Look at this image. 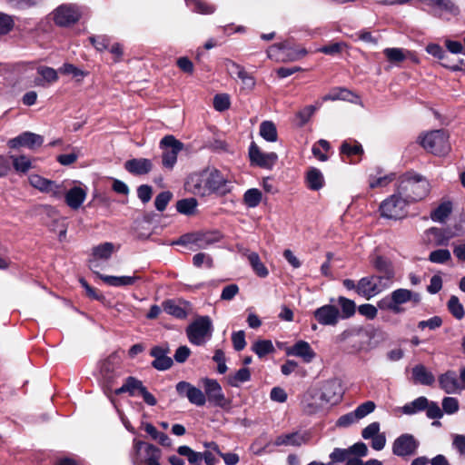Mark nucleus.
<instances>
[{
	"label": "nucleus",
	"mask_w": 465,
	"mask_h": 465,
	"mask_svg": "<svg viewBox=\"0 0 465 465\" xmlns=\"http://www.w3.org/2000/svg\"><path fill=\"white\" fill-rule=\"evenodd\" d=\"M285 353L287 356H294L301 358L303 362L310 363L316 357V353L305 341H298L292 346L286 348Z\"/></svg>",
	"instance_id": "nucleus-20"
},
{
	"label": "nucleus",
	"mask_w": 465,
	"mask_h": 465,
	"mask_svg": "<svg viewBox=\"0 0 465 465\" xmlns=\"http://www.w3.org/2000/svg\"><path fill=\"white\" fill-rule=\"evenodd\" d=\"M440 388L447 393H453L460 389L457 375L454 371H449L439 377Z\"/></svg>",
	"instance_id": "nucleus-29"
},
{
	"label": "nucleus",
	"mask_w": 465,
	"mask_h": 465,
	"mask_svg": "<svg viewBox=\"0 0 465 465\" xmlns=\"http://www.w3.org/2000/svg\"><path fill=\"white\" fill-rule=\"evenodd\" d=\"M427 233L434 237L436 245H447L451 238V236H446L444 231L437 227L430 228Z\"/></svg>",
	"instance_id": "nucleus-55"
},
{
	"label": "nucleus",
	"mask_w": 465,
	"mask_h": 465,
	"mask_svg": "<svg viewBox=\"0 0 465 465\" xmlns=\"http://www.w3.org/2000/svg\"><path fill=\"white\" fill-rule=\"evenodd\" d=\"M371 333L360 326L344 330L336 337L337 342L349 341L352 352H360L370 349Z\"/></svg>",
	"instance_id": "nucleus-6"
},
{
	"label": "nucleus",
	"mask_w": 465,
	"mask_h": 465,
	"mask_svg": "<svg viewBox=\"0 0 465 465\" xmlns=\"http://www.w3.org/2000/svg\"><path fill=\"white\" fill-rule=\"evenodd\" d=\"M376 279L381 281L382 277L367 276L361 278L357 283L356 292L367 300L380 293L382 289L379 287Z\"/></svg>",
	"instance_id": "nucleus-21"
},
{
	"label": "nucleus",
	"mask_w": 465,
	"mask_h": 465,
	"mask_svg": "<svg viewBox=\"0 0 465 465\" xmlns=\"http://www.w3.org/2000/svg\"><path fill=\"white\" fill-rule=\"evenodd\" d=\"M347 47L348 45L346 43L337 42L321 47L319 52L329 55H334L340 54L344 48Z\"/></svg>",
	"instance_id": "nucleus-57"
},
{
	"label": "nucleus",
	"mask_w": 465,
	"mask_h": 465,
	"mask_svg": "<svg viewBox=\"0 0 465 465\" xmlns=\"http://www.w3.org/2000/svg\"><path fill=\"white\" fill-rule=\"evenodd\" d=\"M222 239L223 234L219 231L198 232V249H206Z\"/></svg>",
	"instance_id": "nucleus-33"
},
{
	"label": "nucleus",
	"mask_w": 465,
	"mask_h": 465,
	"mask_svg": "<svg viewBox=\"0 0 465 465\" xmlns=\"http://www.w3.org/2000/svg\"><path fill=\"white\" fill-rule=\"evenodd\" d=\"M341 153L345 154L349 157L353 155H359L363 153V148L360 143L353 141H344L341 145Z\"/></svg>",
	"instance_id": "nucleus-47"
},
{
	"label": "nucleus",
	"mask_w": 465,
	"mask_h": 465,
	"mask_svg": "<svg viewBox=\"0 0 465 465\" xmlns=\"http://www.w3.org/2000/svg\"><path fill=\"white\" fill-rule=\"evenodd\" d=\"M452 212L450 202L441 203L436 209L430 213V218L433 222L443 223Z\"/></svg>",
	"instance_id": "nucleus-36"
},
{
	"label": "nucleus",
	"mask_w": 465,
	"mask_h": 465,
	"mask_svg": "<svg viewBox=\"0 0 465 465\" xmlns=\"http://www.w3.org/2000/svg\"><path fill=\"white\" fill-rule=\"evenodd\" d=\"M87 190L81 186H74L67 190L65 187V193L64 194L66 204L73 210H77L85 201Z\"/></svg>",
	"instance_id": "nucleus-23"
},
{
	"label": "nucleus",
	"mask_w": 465,
	"mask_h": 465,
	"mask_svg": "<svg viewBox=\"0 0 465 465\" xmlns=\"http://www.w3.org/2000/svg\"><path fill=\"white\" fill-rule=\"evenodd\" d=\"M383 54L391 63H401L406 59L409 52L401 48L391 47L385 48Z\"/></svg>",
	"instance_id": "nucleus-48"
},
{
	"label": "nucleus",
	"mask_w": 465,
	"mask_h": 465,
	"mask_svg": "<svg viewBox=\"0 0 465 465\" xmlns=\"http://www.w3.org/2000/svg\"><path fill=\"white\" fill-rule=\"evenodd\" d=\"M231 65V69L237 74V76L242 80V84L252 89L255 85V81L252 76H251L245 69L235 62L229 61Z\"/></svg>",
	"instance_id": "nucleus-39"
},
{
	"label": "nucleus",
	"mask_w": 465,
	"mask_h": 465,
	"mask_svg": "<svg viewBox=\"0 0 465 465\" xmlns=\"http://www.w3.org/2000/svg\"><path fill=\"white\" fill-rule=\"evenodd\" d=\"M252 350L259 358H262L267 354L273 352L274 347L270 340H259L252 344Z\"/></svg>",
	"instance_id": "nucleus-45"
},
{
	"label": "nucleus",
	"mask_w": 465,
	"mask_h": 465,
	"mask_svg": "<svg viewBox=\"0 0 465 465\" xmlns=\"http://www.w3.org/2000/svg\"><path fill=\"white\" fill-rule=\"evenodd\" d=\"M398 191L409 203L418 202L430 193V184L422 175L408 172L401 177Z\"/></svg>",
	"instance_id": "nucleus-3"
},
{
	"label": "nucleus",
	"mask_w": 465,
	"mask_h": 465,
	"mask_svg": "<svg viewBox=\"0 0 465 465\" xmlns=\"http://www.w3.org/2000/svg\"><path fill=\"white\" fill-rule=\"evenodd\" d=\"M313 316L321 325L324 326H335L341 319L339 309L331 304L316 309L313 312Z\"/></svg>",
	"instance_id": "nucleus-18"
},
{
	"label": "nucleus",
	"mask_w": 465,
	"mask_h": 465,
	"mask_svg": "<svg viewBox=\"0 0 465 465\" xmlns=\"http://www.w3.org/2000/svg\"><path fill=\"white\" fill-rule=\"evenodd\" d=\"M373 411L374 409H355L353 411L341 416L338 419L336 425L342 428L349 427L350 425L359 421L361 419L366 417Z\"/></svg>",
	"instance_id": "nucleus-27"
},
{
	"label": "nucleus",
	"mask_w": 465,
	"mask_h": 465,
	"mask_svg": "<svg viewBox=\"0 0 465 465\" xmlns=\"http://www.w3.org/2000/svg\"><path fill=\"white\" fill-rule=\"evenodd\" d=\"M261 136L268 142L277 141V129L275 124L271 121H264L260 125Z\"/></svg>",
	"instance_id": "nucleus-43"
},
{
	"label": "nucleus",
	"mask_w": 465,
	"mask_h": 465,
	"mask_svg": "<svg viewBox=\"0 0 465 465\" xmlns=\"http://www.w3.org/2000/svg\"><path fill=\"white\" fill-rule=\"evenodd\" d=\"M205 399L207 398L210 403L223 406L224 404V395L221 385L212 379L203 380Z\"/></svg>",
	"instance_id": "nucleus-22"
},
{
	"label": "nucleus",
	"mask_w": 465,
	"mask_h": 465,
	"mask_svg": "<svg viewBox=\"0 0 465 465\" xmlns=\"http://www.w3.org/2000/svg\"><path fill=\"white\" fill-rule=\"evenodd\" d=\"M176 391L182 397H186L192 404L203 406L205 403V394L201 389L196 388L187 381H179L176 384Z\"/></svg>",
	"instance_id": "nucleus-19"
},
{
	"label": "nucleus",
	"mask_w": 465,
	"mask_h": 465,
	"mask_svg": "<svg viewBox=\"0 0 465 465\" xmlns=\"http://www.w3.org/2000/svg\"><path fill=\"white\" fill-rule=\"evenodd\" d=\"M412 378L415 382L422 385H431L435 381L434 375L422 364L412 368Z\"/></svg>",
	"instance_id": "nucleus-32"
},
{
	"label": "nucleus",
	"mask_w": 465,
	"mask_h": 465,
	"mask_svg": "<svg viewBox=\"0 0 465 465\" xmlns=\"http://www.w3.org/2000/svg\"><path fill=\"white\" fill-rule=\"evenodd\" d=\"M262 198V192L259 189L252 188L243 194V202L249 208L257 207Z\"/></svg>",
	"instance_id": "nucleus-46"
},
{
	"label": "nucleus",
	"mask_w": 465,
	"mask_h": 465,
	"mask_svg": "<svg viewBox=\"0 0 465 465\" xmlns=\"http://www.w3.org/2000/svg\"><path fill=\"white\" fill-rule=\"evenodd\" d=\"M173 244L177 245H195L198 248V232L185 233L182 235L178 240L173 242Z\"/></svg>",
	"instance_id": "nucleus-58"
},
{
	"label": "nucleus",
	"mask_w": 465,
	"mask_h": 465,
	"mask_svg": "<svg viewBox=\"0 0 465 465\" xmlns=\"http://www.w3.org/2000/svg\"><path fill=\"white\" fill-rule=\"evenodd\" d=\"M124 371L121 364V359L116 353H112L102 361L100 366V385L104 394L111 398L116 393L124 380Z\"/></svg>",
	"instance_id": "nucleus-2"
},
{
	"label": "nucleus",
	"mask_w": 465,
	"mask_h": 465,
	"mask_svg": "<svg viewBox=\"0 0 465 465\" xmlns=\"http://www.w3.org/2000/svg\"><path fill=\"white\" fill-rule=\"evenodd\" d=\"M242 253L246 255L253 272L262 278H265L268 276L269 272L265 265L261 262L260 256L255 252H249V250L244 249Z\"/></svg>",
	"instance_id": "nucleus-31"
},
{
	"label": "nucleus",
	"mask_w": 465,
	"mask_h": 465,
	"mask_svg": "<svg viewBox=\"0 0 465 465\" xmlns=\"http://www.w3.org/2000/svg\"><path fill=\"white\" fill-rule=\"evenodd\" d=\"M250 379V370L246 367H243L228 377V383L232 387H239L242 383L248 381Z\"/></svg>",
	"instance_id": "nucleus-44"
},
{
	"label": "nucleus",
	"mask_w": 465,
	"mask_h": 465,
	"mask_svg": "<svg viewBox=\"0 0 465 465\" xmlns=\"http://www.w3.org/2000/svg\"><path fill=\"white\" fill-rule=\"evenodd\" d=\"M160 147L163 150L162 154L163 166L172 170L177 162L178 153L184 147L183 143L173 135L169 134L162 138Z\"/></svg>",
	"instance_id": "nucleus-12"
},
{
	"label": "nucleus",
	"mask_w": 465,
	"mask_h": 465,
	"mask_svg": "<svg viewBox=\"0 0 465 465\" xmlns=\"http://www.w3.org/2000/svg\"><path fill=\"white\" fill-rule=\"evenodd\" d=\"M420 442L415 437L409 433H404L395 439L392 444V452L398 457L412 456L416 453Z\"/></svg>",
	"instance_id": "nucleus-14"
},
{
	"label": "nucleus",
	"mask_w": 465,
	"mask_h": 465,
	"mask_svg": "<svg viewBox=\"0 0 465 465\" xmlns=\"http://www.w3.org/2000/svg\"><path fill=\"white\" fill-rule=\"evenodd\" d=\"M50 180L45 179L38 174H31L29 176L30 184L42 193H45Z\"/></svg>",
	"instance_id": "nucleus-63"
},
{
	"label": "nucleus",
	"mask_w": 465,
	"mask_h": 465,
	"mask_svg": "<svg viewBox=\"0 0 465 465\" xmlns=\"http://www.w3.org/2000/svg\"><path fill=\"white\" fill-rule=\"evenodd\" d=\"M409 202L398 192L385 199L380 205L382 217L388 219H401L406 214V206Z\"/></svg>",
	"instance_id": "nucleus-11"
},
{
	"label": "nucleus",
	"mask_w": 465,
	"mask_h": 465,
	"mask_svg": "<svg viewBox=\"0 0 465 465\" xmlns=\"http://www.w3.org/2000/svg\"><path fill=\"white\" fill-rule=\"evenodd\" d=\"M186 5L195 13L211 15L214 13L215 6L203 0H185Z\"/></svg>",
	"instance_id": "nucleus-38"
},
{
	"label": "nucleus",
	"mask_w": 465,
	"mask_h": 465,
	"mask_svg": "<svg viewBox=\"0 0 465 465\" xmlns=\"http://www.w3.org/2000/svg\"><path fill=\"white\" fill-rule=\"evenodd\" d=\"M448 309L450 312L458 320H461L465 316L463 305L460 303L459 298L451 295L448 302Z\"/></svg>",
	"instance_id": "nucleus-49"
},
{
	"label": "nucleus",
	"mask_w": 465,
	"mask_h": 465,
	"mask_svg": "<svg viewBox=\"0 0 465 465\" xmlns=\"http://www.w3.org/2000/svg\"><path fill=\"white\" fill-rule=\"evenodd\" d=\"M99 278L106 284L114 287L130 286L135 284L140 277L137 275L132 276H112L99 274Z\"/></svg>",
	"instance_id": "nucleus-28"
},
{
	"label": "nucleus",
	"mask_w": 465,
	"mask_h": 465,
	"mask_svg": "<svg viewBox=\"0 0 465 465\" xmlns=\"http://www.w3.org/2000/svg\"><path fill=\"white\" fill-rule=\"evenodd\" d=\"M203 177L202 172L191 174L185 183L186 190L194 195L204 197L205 191Z\"/></svg>",
	"instance_id": "nucleus-30"
},
{
	"label": "nucleus",
	"mask_w": 465,
	"mask_h": 465,
	"mask_svg": "<svg viewBox=\"0 0 465 465\" xmlns=\"http://www.w3.org/2000/svg\"><path fill=\"white\" fill-rule=\"evenodd\" d=\"M344 394L342 382L340 379L333 378L323 382L315 394V399L322 404H328L331 407L340 403Z\"/></svg>",
	"instance_id": "nucleus-9"
},
{
	"label": "nucleus",
	"mask_w": 465,
	"mask_h": 465,
	"mask_svg": "<svg viewBox=\"0 0 465 465\" xmlns=\"http://www.w3.org/2000/svg\"><path fill=\"white\" fill-rule=\"evenodd\" d=\"M382 170L381 168H376L375 173L369 174V186L373 189L377 187H384L388 185L394 179V174H385L381 175Z\"/></svg>",
	"instance_id": "nucleus-34"
},
{
	"label": "nucleus",
	"mask_w": 465,
	"mask_h": 465,
	"mask_svg": "<svg viewBox=\"0 0 465 465\" xmlns=\"http://www.w3.org/2000/svg\"><path fill=\"white\" fill-rule=\"evenodd\" d=\"M65 187L64 183H58L50 180L45 193H48L55 199H61L65 193Z\"/></svg>",
	"instance_id": "nucleus-52"
},
{
	"label": "nucleus",
	"mask_w": 465,
	"mask_h": 465,
	"mask_svg": "<svg viewBox=\"0 0 465 465\" xmlns=\"http://www.w3.org/2000/svg\"><path fill=\"white\" fill-rule=\"evenodd\" d=\"M52 15L54 24L60 27L70 26L75 24L81 17L78 7L68 4L59 5L53 11Z\"/></svg>",
	"instance_id": "nucleus-13"
},
{
	"label": "nucleus",
	"mask_w": 465,
	"mask_h": 465,
	"mask_svg": "<svg viewBox=\"0 0 465 465\" xmlns=\"http://www.w3.org/2000/svg\"><path fill=\"white\" fill-rule=\"evenodd\" d=\"M316 109L317 107L314 105H308L305 106L301 111H299L296 114V117L300 121L299 125L303 126L304 124H306L312 116V114H314V112L316 111Z\"/></svg>",
	"instance_id": "nucleus-59"
},
{
	"label": "nucleus",
	"mask_w": 465,
	"mask_h": 465,
	"mask_svg": "<svg viewBox=\"0 0 465 465\" xmlns=\"http://www.w3.org/2000/svg\"><path fill=\"white\" fill-rule=\"evenodd\" d=\"M249 157L252 165L264 169H272L278 160V155L275 153H263L253 142L249 147Z\"/></svg>",
	"instance_id": "nucleus-15"
},
{
	"label": "nucleus",
	"mask_w": 465,
	"mask_h": 465,
	"mask_svg": "<svg viewBox=\"0 0 465 465\" xmlns=\"http://www.w3.org/2000/svg\"><path fill=\"white\" fill-rule=\"evenodd\" d=\"M128 394L130 397H142L143 401L149 406H154L157 403L155 397L148 391L142 381L135 377L128 376L123 380L120 387H117L114 395Z\"/></svg>",
	"instance_id": "nucleus-8"
},
{
	"label": "nucleus",
	"mask_w": 465,
	"mask_h": 465,
	"mask_svg": "<svg viewBox=\"0 0 465 465\" xmlns=\"http://www.w3.org/2000/svg\"><path fill=\"white\" fill-rule=\"evenodd\" d=\"M213 107L219 112L227 110L230 107V98L228 94H216L213 98Z\"/></svg>",
	"instance_id": "nucleus-62"
},
{
	"label": "nucleus",
	"mask_w": 465,
	"mask_h": 465,
	"mask_svg": "<svg viewBox=\"0 0 465 465\" xmlns=\"http://www.w3.org/2000/svg\"><path fill=\"white\" fill-rule=\"evenodd\" d=\"M306 181L311 190L317 191L323 185V176L322 172L317 168H311L307 172Z\"/></svg>",
	"instance_id": "nucleus-37"
},
{
	"label": "nucleus",
	"mask_w": 465,
	"mask_h": 465,
	"mask_svg": "<svg viewBox=\"0 0 465 465\" xmlns=\"http://www.w3.org/2000/svg\"><path fill=\"white\" fill-rule=\"evenodd\" d=\"M189 341L196 346L205 344L213 336V325L212 319L205 316H197L185 330Z\"/></svg>",
	"instance_id": "nucleus-4"
},
{
	"label": "nucleus",
	"mask_w": 465,
	"mask_h": 465,
	"mask_svg": "<svg viewBox=\"0 0 465 465\" xmlns=\"http://www.w3.org/2000/svg\"><path fill=\"white\" fill-rule=\"evenodd\" d=\"M373 266L377 271L385 274L387 279H391L394 276V272L389 260L382 256H376L372 262Z\"/></svg>",
	"instance_id": "nucleus-42"
},
{
	"label": "nucleus",
	"mask_w": 465,
	"mask_h": 465,
	"mask_svg": "<svg viewBox=\"0 0 465 465\" xmlns=\"http://www.w3.org/2000/svg\"><path fill=\"white\" fill-rule=\"evenodd\" d=\"M43 143L44 137L42 135L32 132H24L18 136L10 139L7 144L12 149L27 147L30 150H35L40 147Z\"/></svg>",
	"instance_id": "nucleus-16"
},
{
	"label": "nucleus",
	"mask_w": 465,
	"mask_h": 465,
	"mask_svg": "<svg viewBox=\"0 0 465 465\" xmlns=\"http://www.w3.org/2000/svg\"><path fill=\"white\" fill-rule=\"evenodd\" d=\"M309 440V437L306 434H302L300 432H292L288 434L279 435L275 440V446H294L300 447L303 444H306Z\"/></svg>",
	"instance_id": "nucleus-25"
},
{
	"label": "nucleus",
	"mask_w": 465,
	"mask_h": 465,
	"mask_svg": "<svg viewBox=\"0 0 465 465\" xmlns=\"http://www.w3.org/2000/svg\"><path fill=\"white\" fill-rule=\"evenodd\" d=\"M351 457L350 449L335 448L330 454L331 462L335 464L336 462H347Z\"/></svg>",
	"instance_id": "nucleus-56"
},
{
	"label": "nucleus",
	"mask_w": 465,
	"mask_h": 465,
	"mask_svg": "<svg viewBox=\"0 0 465 465\" xmlns=\"http://www.w3.org/2000/svg\"><path fill=\"white\" fill-rule=\"evenodd\" d=\"M114 249L112 242H104L93 248V255L97 259L107 260L114 252Z\"/></svg>",
	"instance_id": "nucleus-50"
},
{
	"label": "nucleus",
	"mask_w": 465,
	"mask_h": 465,
	"mask_svg": "<svg viewBox=\"0 0 465 465\" xmlns=\"http://www.w3.org/2000/svg\"><path fill=\"white\" fill-rule=\"evenodd\" d=\"M80 283L83 286V288H84L88 297H90L93 300L99 301L101 302H104L105 301V296L102 292L91 287L84 279H80Z\"/></svg>",
	"instance_id": "nucleus-61"
},
{
	"label": "nucleus",
	"mask_w": 465,
	"mask_h": 465,
	"mask_svg": "<svg viewBox=\"0 0 465 465\" xmlns=\"http://www.w3.org/2000/svg\"><path fill=\"white\" fill-rule=\"evenodd\" d=\"M172 199L173 193L170 191L161 192L154 199L156 210L159 212L164 211Z\"/></svg>",
	"instance_id": "nucleus-54"
},
{
	"label": "nucleus",
	"mask_w": 465,
	"mask_h": 465,
	"mask_svg": "<svg viewBox=\"0 0 465 465\" xmlns=\"http://www.w3.org/2000/svg\"><path fill=\"white\" fill-rule=\"evenodd\" d=\"M280 53L282 59L296 61L306 55L307 51L304 48L294 49L288 47L286 43L273 45L267 51L270 58L280 56Z\"/></svg>",
	"instance_id": "nucleus-17"
},
{
	"label": "nucleus",
	"mask_w": 465,
	"mask_h": 465,
	"mask_svg": "<svg viewBox=\"0 0 465 465\" xmlns=\"http://www.w3.org/2000/svg\"><path fill=\"white\" fill-rule=\"evenodd\" d=\"M411 301L419 302L420 294L408 289L400 288L379 300L377 307L370 303H365L358 307V312L368 320H373L377 317L378 309L391 312L394 314H401L405 312L402 305Z\"/></svg>",
	"instance_id": "nucleus-1"
},
{
	"label": "nucleus",
	"mask_w": 465,
	"mask_h": 465,
	"mask_svg": "<svg viewBox=\"0 0 465 465\" xmlns=\"http://www.w3.org/2000/svg\"><path fill=\"white\" fill-rule=\"evenodd\" d=\"M89 41L100 52L107 49L110 45V38L107 35L90 36Z\"/></svg>",
	"instance_id": "nucleus-60"
},
{
	"label": "nucleus",
	"mask_w": 465,
	"mask_h": 465,
	"mask_svg": "<svg viewBox=\"0 0 465 465\" xmlns=\"http://www.w3.org/2000/svg\"><path fill=\"white\" fill-rule=\"evenodd\" d=\"M198 202L195 198L190 197L179 200L176 203L177 212L184 215H192L195 213Z\"/></svg>",
	"instance_id": "nucleus-40"
},
{
	"label": "nucleus",
	"mask_w": 465,
	"mask_h": 465,
	"mask_svg": "<svg viewBox=\"0 0 465 465\" xmlns=\"http://www.w3.org/2000/svg\"><path fill=\"white\" fill-rule=\"evenodd\" d=\"M338 303L341 310V312H340L341 319H349L355 314L356 304L352 300L340 296L338 298Z\"/></svg>",
	"instance_id": "nucleus-41"
},
{
	"label": "nucleus",
	"mask_w": 465,
	"mask_h": 465,
	"mask_svg": "<svg viewBox=\"0 0 465 465\" xmlns=\"http://www.w3.org/2000/svg\"><path fill=\"white\" fill-rule=\"evenodd\" d=\"M37 73L41 75V78L35 80V84L38 86H44L45 83H54L58 80L57 71L49 66H39Z\"/></svg>",
	"instance_id": "nucleus-35"
},
{
	"label": "nucleus",
	"mask_w": 465,
	"mask_h": 465,
	"mask_svg": "<svg viewBox=\"0 0 465 465\" xmlns=\"http://www.w3.org/2000/svg\"><path fill=\"white\" fill-rule=\"evenodd\" d=\"M451 445L460 456H465V435L453 434Z\"/></svg>",
	"instance_id": "nucleus-64"
},
{
	"label": "nucleus",
	"mask_w": 465,
	"mask_h": 465,
	"mask_svg": "<svg viewBox=\"0 0 465 465\" xmlns=\"http://www.w3.org/2000/svg\"><path fill=\"white\" fill-rule=\"evenodd\" d=\"M213 193L225 196L232 192L236 178L229 170L211 169Z\"/></svg>",
	"instance_id": "nucleus-10"
},
{
	"label": "nucleus",
	"mask_w": 465,
	"mask_h": 465,
	"mask_svg": "<svg viewBox=\"0 0 465 465\" xmlns=\"http://www.w3.org/2000/svg\"><path fill=\"white\" fill-rule=\"evenodd\" d=\"M11 159L16 172L26 173L32 167L30 158L25 155L11 156Z\"/></svg>",
	"instance_id": "nucleus-53"
},
{
	"label": "nucleus",
	"mask_w": 465,
	"mask_h": 465,
	"mask_svg": "<svg viewBox=\"0 0 465 465\" xmlns=\"http://www.w3.org/2000/svg\"><path fill=\"white\" fill-rule=\"evenodd\" d=\"M420 145L427 151L436 154L444 155L449 153L450 145L449 136L444 130H434L420 136Z\"/></svg>",
	"instance_id": "nucleus-7"
},
{
	"label": "nucleus",
	"mask_w": 465,
	"mask_h": 465,
	"mask_svg": "<svg viewBox=\"0 0 465 465\" xmlns=\"http://www.w3.org/2000/svg\"><path fill=\"white\" fill-rule=\"evenodd\" d=\"M163 311L177 319H185L188 315L186 302H176L174 300H166L163 302Z\"/></svg>",
	"instance_id": "nucleus-26"
},
{
	"label": "nucleus",
	"mask_w": 465,
	"mask_h": 465,
	"mask_svg": "<svg viewBox=\"0 0 465 465\" xmlns=\"http://www.w3.org/2000/svg\"><path fill=\"white\" fill-rule=\"evenodd\" d=\"M162 451L156 446L142 440H134L131 454L134 465H161Z\"/></svg>",
	"instance_id": "nucleus-5"
},
{
	"label": "nucleus",
	"mask_w": 465,
	"mask_h": 465,
	"mask_svg": "<svg viewBox=\"0 0 465 465\" xmlns=\"http://www.w3.org/2000/svg\"><path fill=\"white\" fill-rule=\"evenodd\" d=\"M451 259L450 252L448 249H438L431 252L429 255V261L433 263H446Z\"/></svg>",
	"instance_id": "nucleus-51"
},
{
	"label": "nucleus",
	"mask_w": 465,
	"mask_h": 465,
	"mask_svg": "<svg viewBox=\"0 0 465 465\" xmlns=\"http://www.w3.org/2000/svg\"><path fill=\"white\" fill-rule=\"evenodd\" d=\"M125 170L134 175H144L153 169V163L147 158H134L124 163Z\"/></svg>",
	"instance_id": "nucleus-24"
}]
</instances>
